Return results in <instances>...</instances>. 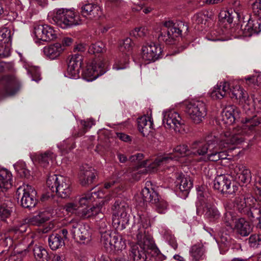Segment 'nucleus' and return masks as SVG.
<instances>
[{
  "mask_svg": "<svg viewBox=\"0 0 261 261\" xmlns=\"http://www.w3.org/2000/svg\"><path fill=\"white\" fill-rule=\"evenodd\" d=\"M128 204L123 201H116L113 206L112 224L117 230L124 229L128 222Z\"/></svg>",
  "mask_w": 261,
  "mask_h": 261,
  "instance_id": "obj_9",
  "label": "nucleus"
},
{
  "mask_svg": "<svg viewBox=\"0 0 261 261\" xmlns=\"http://www.w3.org/2000/svg\"><path fill=\"white\" fill-rule=\"evenodd\" d=\"M56 155L50 151H47L43 153L39 154L37 158L39 164L43 167H46L52 163L56 159Z\"/></svg>",
  "mask_w": 261,
  "mask_h": 261,
  "instance_id": "obj_40",
  "label": "nucleus"
},
{
  "mask_svg": "<svg viewBox=\"0 0 261 261\" xmlns=\"http://www.w3.org/2000/svg\"><path fill=\"white\" fill-rule=\"evenodd\" d=\"M180 184L179 189L181 192H185V194L189 193L193 187V182L190 177L180 176Z\"/></svg>",
  "mask_w": 261,
  "mask_h": 261,
  "instance_id": "obj_41",
  "label": "nucleus"
},
{
  "mask_svg": "<svg viewBox=\"0 0 261 261\" xmlns=\"http://www.w3.org/2000/svg\"><path fill=\"white\" fill-rule=\"evenodd\" d=\"M208 17L203 12H199L195 14L192 17V21L196 25H201L203 28L205 25Z\"/></svg>",
  "mask_w": 261,
  "mask_h": 261,
  "instance_id": "obj_45",
  "label": "nucleus"
},
{
  "mask_svg": "<svg viewBox=\"0 0 261 261\" xmlns=\"http://www.w3.org/2000/svg\"><path fill=\"white\" fill-rule=\"evenodd\" d=\"M255 180L256 184L261 186V168H258L255 174Z\"/></svg>",
  "mask_w": 261,
  "mask_h": 261,
  "instance_id": "obj_64",
  "label": "nucleus"
},
{
  "mask_svg": "<svg viewBox=\"0 0 261 261\" xmlns=\"http://www.w3.org/2000/svg\"><path fill=\"white\" fill-rule=\"evenodd\" d=\"M186 112L194 123L198 124L206 115V105L202 101L193 100L188 103Z\"/></svg>",
  "mask_w": 261,
  "mask_h": 261,
  "instance_id": "obj_12",
  "label": "nucleus"
},
{
  "mask_svg": "<svg viewBox=\"0 0 261 261\" xmlns=\"http://www.w3.org/2000/svg\"><path fill=\"white\" fill-rule=\"evenodd\" d=\"M138 127L143 136H148L153 129V120L149 116L144 115L138 119Z\"/></svg>",
  "mask_w": 261,
  "mask_h": 261,
  "instance_id": "obj_29",
  "label": "nucleus"
},
{
  "mask_svg": "<svg viewBox=\"0 0 261 261\" xmlns=\"http://www.w3.org/2000/svg\"><path fill=\"white\" fill-rule=\"evenodd\" d=\"M0 42L12 44V34L10 29L4 28L0 30Z\"/></svg>",
  "mask_w": 261,
  "mask_h": 261,
  "instance_id": "obj_44",
  "label": "nucleus"
},
{
  "mask_svg": "<svg viewBox=\"0 0 261 261\" xmlns=\"http://www.w3.org/2000/svg\"><path fill=\"white\" fill-rule=\"evenodd\" d=\"M65 50V47L62 44L56 43L43 48L45 56L51 60L57 59Z\"/></svg>",
  "mask_w": 261,
  "mask_h": 261,
  "instance_id": "obj_31",
  "label": "nucleus"
},
{
  "mask_svg": "<svg viewBox=\"0 0 261 261\" xmlns=\"http://www.w3.org/2000/svg\"><path fill=\"white\" fill-rule=\"evenodd\" d=\"M79 207L77 203L69 202L64 206V209L68 213L76 214Z\"/></svg>",
  "mask_w": 261,
  "mask_h": 261,
  "instance_id": "obj_59",
  "label": "nucleus"
},
{
  "mask_svg": "<svg viewBox=\"0 0 261 261\" xmlns=\"http://www.w3.org/2000/svg\"><path fill=\"white\" fill-rule=\"evenodd\" d=\"M74 147L75 145L73 142L70 139H68L63 141L60 149L63 152L67 153Z\"/></svg>",
  "mask_w": 261,
  "mask_h": 261,
  "instance_id": "obj_54",
  "label": "nucleus"
},
{
  "mask_svg": "<svg viewBox=\"0 0 261 261\" xmlns=\"http://www.w3.org/2000/svg\"><path fill=\"white\" fill-rule=\"evenodd\" d=\"M147 33V30L145 28H136L130 33V35L136 38H142L146 36Z\"/></svg>",
  "mask_w": 261,
  "mask_h": 261,
  "instance_id": "obj_52",
  "label": "nucleus"
},
{
  "mask_svg": "<svg viewBox=\"0 0 261 261\" xmlns=\"http://www.w3.org/2000/svg\"><path fill=\"white\" fill-rule=\"evenodd\" d=\"M153 161L150 162L149 160H146L143 162L142 166L144 167L147 166V168H140L138 171L134 172L132 174L133 178L135 180H138L141 178V175L143 174H145L147 172H154L158 171H162L164 170L163 168H161V167H158L154 171H150L149 170V166L152 163Z\"/></svg>",
  "mask_w": 261,
  "mask_h": 261,
  "instance_id": "obj_36",
  "label": "nucleus"
},
{
  "mask_svg": "<svg viewBox=\"0 0 261 261\" xmlns=\"http://www.w3.org/2000/svg\"><path fill=\"white\" fill-rule=\"evenodd\" d=\"M12 175L5 168L0 169V191L4 192L12 186Z\"/></svg>",
  "mask_w": 261,
  "mask_h": 261,
  "instance_id": "obj_33",
  "label": "nucleus"
},
{
  "mask_svg": "<svg viewBox=\"0 0 261 261\" xmlns=\"http://www.w3.org/2000/svg\"><path fill=\"white\" fill-rule=\"evenodd\" d=\"M48 244L53 250H56L64 245V241L59 234L55 233L50 235L48 239Z\"/></svg>",
  "mask_w": 261,
  "mask_h": 261,
  "instance_id": "obj_39",
  "label": "nucleus"
},
{
  "mask_svg": "<svg viewBox=\"0 0 261 261\" xmlns=\"http://www.w3.org/2000/svg\"><path fill=\"white\" fill-rule=\"evenodd\" d=\"M190 254L194 261H198L204 258V249L201 244L193 245L190 250Z\"/></svg>",
  "mask_w": 261,
  "mask_h": 261,
  "instance_id": "obj_38",
  "label": "nucleus"
},
{
  "mask_svg": "<svg viewBox=\"0 0 261 261\" xmlns=\"http://www.w3.org/2000/svg\"><path fill=\"white\" fill-rule=\"evenodd\" d=\"M20 87V82L14 75L3 76L0 79V98L5 96L14 94Z\"/></svg>",
  "mask_w": 261,
  "mask_h": 261,
  "instance_id": "obj_14",
  "label": "nucleus"
},
{
  "mask_svg": "<svg viewBox=\"0 0 261 261\" xmlns=\"http://www.w3.org/2000/svg\"><path fill=\"white\" fill-rule=\"evenodd\" d=\"M228 94L232 98L239 100L242 103H244L247 105H248L247 94L245 93L244 90L241 88L240 85L238 84L230 85Z\"/></svg>",
  "mask_w": 261,
  "mask_h": 261,
  "instance_id": "obj_32",
  "label": "nucleus"
},
{
  "mask_svg": "<svg viewBox=\"0 0 261 261\" xmlns=\"http://www.w3.org/2000/svg\"><path fill=\"white\" fill-rule=\"evenodd\" d=\"M52 19L58 26L64 29L82 23L80 16L73 9H56L53 12Z\"/></svg>",
  "mask_w": 261,
  "mask_h": 261,
  "instance_id": "obj_4",
  "label": "nucleus"
},
{
  "mask_svg": "<svg viewBox=\"0 0 261 261\" xmlns=\"http://www.w3.org/2000/svg\"><path fill=\"white\" fill-rule=\"evenodd\" d=\"M163 122L166 128L179 132L184 124L179 114L176 111L170 110L163 113Z\"/></svg>",
  "mask_w": 261,
  "mask_h": 261,
  "instance_id": "obj_16",
  "label": "nucleus"
},
{
  "mask_svg": "<svg viewBox=\"0 0 261 261\" xmlns=\"http://www.w3.org/2000/svg\"><path fill=\"white\" fill-rule=\"evenodd\" d=\"M34 257L37 261H49L48 251L42 246L35 245L33 248Z\"/></svg>",
  "mask_w": 261,
  "mask_h": 261,
  "instance_id": "obj_37",
  "label": "nucleus"
},
{
  "mask_svg": "<svg viewBox=\"0 0 261 261\" xmlns=\"http://www.w3.org/2000/svg\"><path fill=\"white\" fill-rule=\"evenodd\" d=\"M101 242L106 248L110 247L111 249L120 250L125 247V243L121 237L109 231H106L101 234Z\"/></svg>",
  "mask_w": 261,
  "mask_h": 261,
  "instance_id": "obj_20",
  "label": "nucleus"
},
{
  "mask_svg": "<svg viewBox=\"0 0 261 261\" xmlns=\"http://www.w3.org/2000/svg\"><path fill=\"white\" fill-rule=\"evenodd\" d=\"M149 226V219L140 215L138 222L133 226L136 231L137 243L130 246L129 256L134 261H162L166 259L155 245L152 236L146 230Z\"/></svg>",
  "mask_w": 261,
  "mask_h": 261,
  "instance_id": "obj_1",
  "label": "nucleus"
},
{
  "mask_svg": "<svg viewBox=\"0 0 261 261\" xmlns=\"http://www.w3.org/2000/svg\"><path fill=\"white\" fill-rule=\"evenodd\" d=\"M198 198L201 204L203 205L205 216L210 221H215L220 217V213L214 203L211 197L203 198L202 193L198 194Z\"/></svg>",
  "mask_w": 261,
  "mask_h": 261,
  "instance_id": "obj_19",
  "label": "nucleus"
},
{
  "mask_svg": "<svg viewBox=\"0 0 261 261\" xmlns=\"http://www.w3.org/2000/svg\"><path fill=\"white\" fill-rule=\"evenodd\" d=\"M220 17L224 20V21L231 23L233 21V16L232 15V11H222L220 13Z\"/></svg>",
  "mask_w": 261,
  "mask_h": 261,
  "instance_id": "obj_55",
  "label": "nucleus"
},
{
  "mask_svg": "<svg viewBox=\"0 0 261 261\" xmlns=\"http://www.w3.org/2000/svg\"><path fill=\"white\" fill-rule=\"evenodd\" d=\"M97 172L92 167L85 165L81 167L80 178L83 186H86L92 184L95 180Z\"/></svg>",
  "mask_w": 261,
  "mask_h": 261,
  "instance_id": "obj_25",
  "label": "nucleus"
},
{
  "mask_svg": "<svg viewBox=\"0 0 261 261\" xmlns=\"http://www.w3.org/2000/svg\"><path fill=\"white\" fill-rule=\"evenodd\" d=\"M141 195L144 202H148L155 204L157 212L160 214H165L168 210V204L163 199H160L158 194L149 188L145 187L142 190Z\"/></svg>",
  "mask_w": 261,
  "mask_h": 261,
  "instance_id": "obj_15",
  "label": "nucleus"
},
{
  "mask_svg": "<svg viewBox=\"0 0 261 261\" xmlns=\"http://www.w3.org/2000/svg\"><path fill=\"white\" fill-rule=\"evenodd\" d=\"M28 225L26 224H22L15 228V233H22L25 232L28 228Z\"/></svg>",
  "mask_w": 261,
  "mask_h": 261,
  "instance_id": "obj_63",
  "label": "nucleus"
},
{
  "mask_svg": "<svg viewBox=\"0 0 261 261\" xmlns=\"http://www.w3.org/2000/svg\"><path fill=\"white\" fill-rule=\"evenodd\" d=\"M133 43L130 38H126L123 40V42L120 45V50L125 53V55L123 59H121L117 62H116L113 65V69L116 70L123 69L126 67L129 63V53L132 49Z\"/></svg>",
  "mask_w": 261,
  "mask_h": 261,
  "instance_id": "obj_22",
  "label": "nucleus"
},
{
  "mask_svg": "<svg viewBox=\"0 0 261 261\" xmlns=\"http://www.w3.org/2000/svg\"><path fill=\"white\" fill-rule=\"evenodd\" d=\"M163 50L159 44L153 42L147 43L142 47V57L149 62H154L161 58Z\"/></svg>",
  "mask_w": 261,
  "mask_h": 261,
  "instance_id": "obj_21",
  "label": "nucleus"
},
{
  "mask_svg": "<svg viewBox=\"0 0 261 261\" xmlns=\"http://www.w3.org/2000/svg\"><path fill=\"white\" fill-rule=\"evenodd\" d=\"M110 198L109 197L106 199H102L98 204L91 207L93 216H96L100 213H102L105 211L104 205L110 200Z\"/></svg>",
  "mask_w": 261,
  "mask_h": 261,
  "instance_id": "obj_50",
  "label": "nucleus"
},
{
  "mask_svg": "<svg viewBox=\"0 0 261 261\" xmlns=\"http://www.w3.org/2000/svg\"><path fill=\"white\" fill-rule=\"evenodd\" d=\"M33 33L37 41L44 42L54 40L57 37L55 31L47 24H35Z\"/></svg>",
  "mask_w": 261,
  "mask_h": 261,
  "instance_id": "obj_18",
  "label": "nucleus"
},
{
  "mask_svg": "<svg viewBox=\"0 0 261 261\" xmlns=\"http://www.w3.org/2000/svg\"><path fill=\"white\" fill-rule=\"evenodd\" d=\"M239 110L235 106H227L222 112V121L228 125H231L239 118Z\"/></svg>",
  "mask_w": 261,
  "mask_h": 261,
  "instance_id": "obj_26",
  "label": "nucleus"
},
{
  "mask_svg": "<svg viewBox=\"0 0 261 261\" xmlns=\"http://www.w3.org/2000/svg\"><path fill=\"white\" fill-rule=\"evenodd\" d=\"M103 196L102 191L100 190L97 192L88 193L81 196L78 199L79 206H86L93 201L95 198H102Z\"/></svg>",
  "mask_w": 261,
  "mask_h": 261,
  "instance_id": "obj_34",
  "label": "nucleus"
},
{
  "mask_svg": "<svg viewBox=\"0 0 261 261\" xmlns=\"http://www.w3.org/2000/svg\"><path fill=\"white\" fill-rule=\"evenodd\" d=\"M105 50V45L101 42L93 44L89 48V51L93 54L102 53Z\"/></svg>",
  "mask_w": 261,
  "mask_h": 261,
  "instance_id": "obj_51",
  "label": "nucleus"
},
{
  "mask_svg": "<svg viewBox=\"0 0 261 261\" xmlns=\"http://www.w3.org/2000/svg\"><path fill=\"white\" fill-rule=\"evenodd\" d=\"M230 84L227 82H221L216 85L211 93V96L214 99H220L228 94Z\"/></svg>",
  "mask_w": 261,
  "mask_h": 261,
  "instance_id": "obj_30",
  "label": "nucleus"
},
{
  "mask_svg": "<svg viewBox=\"0 0 261 261\" xmlns=\"http://www.w3.org/2000/svg\"><path fill=\"white\" fill-rule=\"evenodd\" d=\"M220 34V32H218L216 31H212L206 35V38L208 40L216 41L220 40L219 38Z\"/></svg>",
  "mask_w": 261,
  "mask_h": 261,
  "instance_id": "obj_60",
  "label": "nucleus"
},
{
  "mask_svg": "<svg viewBox=\"0 0 261 261\" xmlns=\"http://www.w3.org/2000/svg\"><path fill=\"white\" fill-rule=\"evenodd\" d=\"M245 129L247 127L250 130L253 129L254 126H257L261 123V116H255L251 118H246L245 120Z\"/></svg>",
  "mask_w": 261,
  "mask_h": 261,
  "instance_id": "obj_47",
  "label": "nucleus"
},
{
  "mask_svg": "<svg viewBox=\"0 0 261 261\" xmlns=\"http://www.w3.org/2000/svg\"><path fill=\"white\" fill-rule=\"evenodd\" d=\"M234 172L236 174V178L240 183L249 182L251 179L250 170L244 164H238L234 168Z\"/></svg>",
  "mask_w": 261,
  "mask_h": 261,
  "instance_id": "obj_28",
  "label": "nucleus"
},
{
  "mask_svg": "<svg viewBox=\"0 0 261 261\" xmlns=\"http://www.w3.org/2000/svg\"><path fill=\"white\" fill-rule=\"evenodd\" d=\"M234 217L232 212L226 211L223 217V221L227 226H230L234 220Z\"/></svg>",
  "mask_w": 261,
  "mask_h": 261,
  "instance_id": "obj_58",
  "label": "nucleus"
},
{
  "mask_svg": "<svg viewBox=\"0 0 261 261\" xmlns=\"http://www.w3.org/2000/svg\"><path fill=\"white\" fill-rule=\"evenodd\" d=\"M36 195L35 189L29 185L19 187L16 192L17 198L20 199L21 205L28 208L34 207L37 204Z\"/></svg>",
  "mask_w": 261,
  "mask_h": 261,
  "instance_id": "obj_11",
  "label": "nucleus"
},
{
  "mask_svg": "<svg viewBox=\"0 0 261 261\" xmlns=\"http://www.w3.org/2000/svg\"><path fill=\"white\" fill-rule=\"evenodd\" d=\"M23 67L27 70L28 74L31 76L32 81L38 82L40 80V72L38 68L27 64H24Z\"/></svg>",
  "mask_w": 261,
  "mask_h": 261,
  "instance_id": "obj_43",
  "label": "nucleus"
},
{
  "mask_svg": "<svg viewBox=\"0 0 261 261\" xmlns=\"http://www.w3.org/2000/svg\"><path fill=\"white\" fill-rule=\"evenodd\" d=\"M117 137L121 140L124 142L131 141V138L129 136L122 133H117L116 134Z\"/></svg>",
  "mask_w": 261,
  "mask_h": 261,
  "instance_id": "obj_62",
  "label": "nucleus"
},
{
  "mask_svg": "<svg viewBox=\"0 0 261 261\" xmlns=\"http://www.w3.org/2000/svg\"><path fill=\"white\" fill-rule=\"evenodd\" d=\"M82 15L90 19H96L102 15L101 7L96 3H89L81 7Z\"/></svg>",
  "mask_w": 261,
  "mask_h": 261,
  "instance_id": "obj_23",
  "label": "nucleus"
},
{
  "mask_svg": "<svg viewBox=\"0 0 261 261\" xmlns=\"http://www.w3.org/2000/svg\"><path fill=\"white\" fill-rule=\"evenodd\" d=\"M218 136L211 134L206 137L205 141H195L190 144V154L196 156H200L199 161L207 162L209 160H204V158L212 152L217 144Z\"/></svg>",
  "mask_w": 261,
  "mask_h": 261,
  "instance_id": "obj_5",
  "label": "nucleus"
},
{
  "mask_svg": "<svg viewBox=\"0 0 261 261\" xmlns=\"http://www.w3.org/2000/svg\"><path fill=\"white\" fill-rule=\"evenodd\" d=\"M26 241L23 240L22 243H18L14 248V252L18 255L25 256L29 252L30 245L25 243Z\"/></svg>",
  "mask_w": 261,
  "mask_h": 261,
  "instance_id": "obj_46",
  "label": "nucleus"
},
{
  "mask_svg": "<svg viewBox=\"0 0 261 261\" xmlns=\"http://www.w3.org/2000/svg\"><path fill=\"white\" fill-rule=\"evenodd\" d=\"M47 220L48 217L45 216V212H41L30 218L29 222L32 225L40 226Z\"/></svg>",
  "mask_w": 261,
  "mask_h": 261,
  "instance_id": "obj_42",
  "label": "nucleus"
},
{
  "mask_svg": "<svg viewBox=\"0 0 261 261\" xmlns=\"http://www.w3.org/2000/svg\"><path fill=\"white\" fill-rule=\"evenodd\" d=\"M190 148L186 145H179L175 147L173 153L166 154L163 156H158L154 159L152 164L149 166L150 171H154L158 167L165 169L166 165L177 161L179 156L190 155Z\"/></svg>",
  "mask_w": 261,
  "mask_h": 261,
  "instance_id": "obj_7",
  "label": "nucleus"
},
{
  "mask_svg": "<svg viewBox=\"0 0 261 261\" xmlns=\"http://www.w3.org/2000/svg\"><path fill=\"white\" fill-rule=\"evenodd\" d=\"M242 34L245 37H250L261 32L260 23L258 20L249 19L247 23L241 25Z\"/></svg>",
  "mask_w": 261,
  "mask_h": 261,
  "instance_id": "obj_27",
  "label": "nucleus"
},
{
  "mask_svg": "<svg viewBox=\"0 0 261 261\" xmlns=\"http://www.w3.org/2000/svg\"><path fill=\"white\" fill-rule=\"evenodd\" d=\"M68 228L73 239L76 242L85 244L90 240V233L88 227L76 220H71Z\"/></svg>",
  "mask_w": 261,
  "mask_h": 261,
  "instance_id": "obj_13",
  "label": "nucleus"
},
{
  "mask_svg": "<svg viewBox=\"0 0 261 261\" xmlns=\"http://www.w3.org/2000/svg\"><path fill=\"white\" fill-rule=\"evenodd\" d=\"M252 9L254 15L261 19V0H255L252 4Z\"/></svg>",
  "mask_w": 261,
  "mask_h": 261,
  "instance_id": "obj_56",
  "label": "nucleus"
},
{
  "mask_svg": "<svg viewBox=\"0 0 261 261\" xmlns=\"http://www.w3.org/2000/svg\"><path fill=\"white\" fill-rule=\"evenodd\" d=\"M214 188L222 193L231 195L236 193L238 186L231 182L230 179L225 175H218L214 180Z\"/></svg>",
  "mask_w": 261,
  "mask_h": 261,
  "instance_id": "obj_17",
  "label": "nucleus"
},
{
  "mask_svg": "<svg viewBox=\"0 0 261 261\" xmlns=\"http://www.w3.org/2000/svg\"><path fill=\"white\" fill-rule=\"evenodd\" d=\"M13 210L12 208L5 205L0 206V217L2 220L6 221L12 214Z\"/></svg>",
  "mask_w": 261,
  "mask_h": 261,
  "instance_id": "obj_49",
  "label": "nucleus"
},
{
  "mask_svg": "<svg viewBox=\"0 0 261 261\" xmlns=\"http://www.w3.org/2000/svg\"><path fill=\"white\" fill-rule=\"evenodd\" d=\"M108 70L107 62L102 57L96 58L87 66L83 72V78L91 82L103 75Z\"/></svg>",
  "mask_w": 261,
  "mask_h": 261,
  "instance_id": "obj_10",
  "label": "nucleus"
},
{
  "mask_svg": "<svg viewBox=\"0 0 261 261\" xmlns=\"http://www.w3.org/2000/svg\"><path fill=\"white\" fill-rule=\"evenodd\" d=\"M244 138L239 134H231L229 132H225L220 135L217 138V144L216 148L212 152L208 153V155L204 158V160L217 162L219 160L227 159L228 154L225 151H220V149L225 148L232 150L235 147L233 145L241 144L244 141Z\"/></svg>",
  "mask_w": 261,
  "mask_h": 261,
  "instance_id": "obj_2",
  "label": "nucleus"
},
{
  "mask_svg": "<svg viewBox=\"0 0 261 261\" xmlns=\"http://www.w3.org/2000/svg\"><path fill=\"white\" fill-rule=\"evenodd\" d=\"M234 203L239 212L246 215L252 221L258 220L261 225V211L256 206V199L253 196L248 194L237 197Z\"/></svg>",
  "mask_w": 261,
  "mask_h": 261,
  "instance_id": "obj_3",
  "label": "nucleus"
},
{
  "mask_svg": "<svg viewBox=\"0 0 261 261\" xmlns=\"http://www.w3.org/2000/svg\"><path fill=\"white\" fill-rule=\"evenodd\" d=\"M234 229L242 236H247L251 232L252 228L249 223L244 218H240L235 222Z\"/></svg>",
  "mask_w": 261,
  "mask_h": 261,
  "instance_id": "obj_35",
  "label": "nucleus"
},
{
  "mask_svg": "<svg viewBox=\"0 0 261 261\" xmlns=\"http://www.w3.org/2000/svg\"><path fill=\"white\" fill-rule=\"evenodd\" d=\"M81 217L83 218H88L93 216V213H92V208H85L79 213V214Z\"/></svg>",
  "mask_w": 261,
  "mask_h": 261,
  "instance_id": "obj_61",
  "label": "nucleus"
},
{
  "mask_svg": "<svg viewBox=\"0 0 261 261\" xmlns=\"http://www.w3.org/2000/svg\"><path fill=\"white\" fill-rule=\"evenodd\" d=\"M11 43L0 42V58L8 57L11 54Z\"/></svg>",
  "mask_w": 261,
  "mask_h": 261,
  "instance_id": "obj_48",
  "label": "nucleus"
},
{
  "mask_svg": "<svg viewBox=\"0 0 261 261\" xmlns=\"http://www.w3.org/2000/svg\"><path fill=\"white\" fill-rule=\"evenodd\" d=\"M249 243L251 247H259L261 246V238L257 234L251 235L249 238Z\"/></svg>",
  "mask_w": 261,
  "mask_h": 261,
  "instance_id": "obj_53",
  "label": "nucleus"
},
{
  "mask_svg": "<svg viewBox=\"0 0 261 261\" xmlns=\"http://www.w3.org/2000/svg\"><path fill=\"white\" fill-rule=\"evenodd\" d=\"M46 185L52 192L56 193L62 198L69 197L72 192L69 179L61 175H49L47 179Z\"/></svg>",
  "mask_w": 261,
  "mask_h": 261,
  "instance_id": "obj_6",
  "label": "nucleus"
},
{
  "mask_svg": "<svg viewBox=\"0 0 261 261\" xmlns=\"http://www.w3.org/2000/svg\"><path fill=\"white\" fill-rule=\"evenodd\" d=\"M188 30L187 26L182 22L174 23L172 21H166L161 29L158 40L167 44H172L174 40L180 36L183 29Z\"/></svg>",
  "mask_w": 261,
  "mask_h": 261,
  "instance_id": "obj_8",
  "label": "nucleus"
},
{
  "mask_svg": "<svg viewBox=\"0 0 261 261\" xmlns=\"http://www.w3.org/2000/svg\"><path fill=\"white\" fill-rule=\"evenodd\" d=\"M82 57L79 54L72 55L68 63L67 74L71 79L79 77L80 70L81 67Z\"/></svg>",
  "mask_w": 261,
  "mask_h": 261,
  "instance_id": "obj_24",
  "label": "nucleus"
},
{
  "mask_svg": "<svg viewBox=\"0 0 261 261\" xmlns=\"http://www.w3.org/2000/svg\"><path fill=\"white\" fill-rule=\"evenodd\" d=\"M81 123L84 127V130L79 135V136L84 135L88 129H90L93 125L95 124L94 121L92 119L82 120Z\"/></svg>",
  "mask_w": 261,
  "mask_h": 261,
  "instance_id": "obj_57",
  "label": "nucleus"
}]
</instances>
